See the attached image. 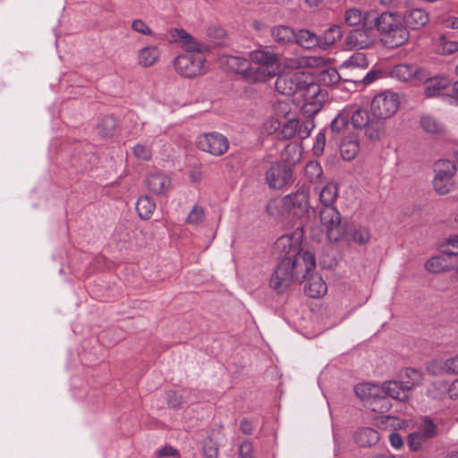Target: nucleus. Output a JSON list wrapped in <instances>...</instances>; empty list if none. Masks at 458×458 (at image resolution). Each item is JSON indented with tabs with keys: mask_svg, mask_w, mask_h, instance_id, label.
Returning <instances> with one entry per match:
<instances>
[{
	"mask_svg": "<svg viewBox=\"0 0 458 458\" xmlns=\"http://www.w3.org/2000/svg\"><path fill=\"white\" fill-rule=\"evenodd\" d=\"M276 89L286 96L296 93L305 99L306 112L316 114L321 108L327 98V92L312 81L311 77L304 72H289L279 74L275 83Z\"/></svg>",
	"mask_w": 458,
	"mask_h": 458,
	"instance_id": "obj_1",
	"label": "nucleus"
},
{
	"mask_svg": "<svg viewBox=\"0 0 458 458\" xmlns=\"http://www.w3.org/2000/svg\"><path fill=\"white\" fill-rule=\"evenodd\" d=\"M316 259L310 251H298L293 258L280 260L276 266L269 284L276 293H284L293 284H301L313 274Z\"/></svg>",
	"mask_w": 458,
	"mask_h": 458,
	"instance_id": "obj_2",
	"label": "nucleus"
},
{
	"mask_svg": "<svg viewBox=\"0 0 458 458\" xmlns=\"http://www.w3.org/2000/svg\"><path fill=\"white\" fill-rule=\"evenodd\" d=\"M374 27L382 37L384 44L389 47H397L409 38V31L403 23L400 16L385 12L373 18Z\"/></svg>",
	"mask_w": 458,
	"mask_h": 458,
	"instance_id": "obj_3",
	"label": "nucleus"
},
{
	"mask_svg": "<svg viewBox=\"0 0 458 458\" xmlns=\"http://www.w3.org/2000/svg\"><path fill=\"white\" fill-rule=\"evenodd\" d=\"M355 129L364 131V135L371 140H379L385 133V122L369 114L367 109L357 108L350 116Z\"/></svg>",
	"mask_w": 458,
	"mask_h": 458,
	"instance_id": "obj_4",
	"label": "nucleus"
},
{
	"mask_svg": "<svg viewBox=\"0 0 458 458\" xmlns=\"http://www.w3.org/2000/svg\"><path fill=\"white\" fill-rule=\"evenodd\" d=\"M270 156L263 158L264 164H268L265 173V180L273 190H283L293 183V170L284 162H270Z\"/></svg>",
	"mask_w": 458,
	"mask_h": 458,
	"instance_id": "obj_5",
	"label": "nucleus"
},
{
	"mask_svg": "<svg viewBox=\"0 0 458 458\" xmlns=\"http://www.w3.org/2000/svg\"><path fill=\"white\" fill-rule=\"evenodd\" d=\"M400 106L399 96L392 91L377 94L370 103V113L377 119L385 122L394 115Z\"/></svg>",
	"mask_w": 458,
	"mask_h": 458,
	"instance_id": "obj_6",
	"label": "nucleus"
},
{
	"mask_svg": "<svg viewBox=\"0 0 458 458\" xmlns=\"http://www.w3.org/2000/svg\"><path fill=\"white\" fill-rule=\"evenodd\" d=\"M371 21L362 23L361 28L353 29L349 31L344 39L347 49H364L371 47L376 42L374 27Z\"/></svg>",
	"mask_w": 458,
	"mask_h": 458,
	"instance_id": "obj_7",
	"label": "nucleus"
},
{
	"mask_svg": "<svg viewBox=\"0 0 458 458\" xmlns=\"http://www.w3.org/2000/svg\"><path fill=\"white\" fill-rule=\"evenodd\" d=\"M205 62L206 58L202 55L186 53L178 55L174 61V65L181 75L192 78L203 73Z\"/></svg>",
	"mask_w": 458,
	"mask_h": 458,
	"instance_id": "obj_8",
	"label": "nucleus"
},
{
	"mask_svg": "<svg viewBox=\"0 0 458 458\" xmlns=\"http://www.w3.org/2000/svg\"><path fill=\"white\" fill-rule=\"evenodd\" d=\"M320 221L327 228L328 237L338 241L345 234L341 215L334 206H323L319 211Z\"/></svg>",
	"mask_w": 458,
	"mask_h": 458,
	"instance_id": "obj_9",
	"label": "nucleus"
},
{
	"mask_svg": "<svg viewBox=\"0 0 458 458\" xmlns=\"http://www.w3.org/2000/svg\"><path fill=\"white\" fill-rule=\"evenodd\" d=\"M424 85V96L427 98H437L443 95L444 90L451 86V81L444 75L433 76L424 69L419 72V82Z\"/></svg>",
	"mask_w": 458,
	"mask_h": 458,
	"instance_id": "obj_10",
	"label": "nucleus"
},
{
	"mask_svg": "<svg viewBox=\"0 0 458 458\" xmlns=\"http://www.w3.org/2000/svg\"><path fill=\"white\" fill-rule=\"evenodd\" d=\"M197 147L204 152L219 157L228 150L229 140L223 134L213 131L199 135Z\"/></svg>",
	"mask_w": 458,
	"mask_h": 458,
	"instance_id": "obj_11",
	"label": "nucleus"
},
{
	"mask_svg": "<svg viewBox=\"0 0 458 458\" xmlns=\"http://www.w3.org/2000/svg\"><path fill=\"white\" fill-rule=\"evenodd\" d=\"M283 201L294 215L302 216L309 209V192L304 187H301L295 192L286 195Z\"/></svg>",
	"mask_w": 458,
	"mask_h": 458,
	"instance_id": "obj_12",
	"label": "nucleus"
},
{
	"mask_svg": "<svg viewBox=\"0 0 458 458\" xmlns=\"http://www.w3.org/2000/svg\"><path fill=\"white\" fill-rule=\"evenodd\" d=\"M381 399L391 398L394 401H407L411 394L399 380H388L380 385Z\"/></svg>",
	"mask_w": 458,
	"mask_h": 458,
	"instance_id": "obj_13",
	"label": "nucleus"
},
{
	"mask_svg": "<svg viewBox=\"0 0 458 458\" xmlns=\"http://www.w3.org/2000/svg\"><path fill=\"white\" fill-rule=\"evenodd\" d=\"M174 37L182 42V47L186 49L187 53L202 55L203 53L210 51V47L208 45L198 41L184 30L175 29Z\"/></svg>",
	"mask_w": 458,
	"mask_h": 458,
	"instance_id": "obj_14",
	"label": "nucleus"
},
{
	"mask_svg": "<svg viewBox=\"0 0 458 458\" xmlns=\"http://www.w3.org/2000/svg\"><path fill=\"white\" fill-rule=\"evenodd\" d=\"M249 56L255 65H262L279 70V55L269 47H260L251 51Z\"/></svg>",
	"mask_w": 458,
	"mask_h": 458,
	"instance_id": "obj_15",
	"label": "nucleus"
},
{
	"mask_svg": "<svg viewBox=\"0 0 458 458\" xmlns=\"http://www.w3.org/2000/svg\"><path fill=\"white\" fill-rule=\"evenodd\" d=\"M274 250L282 259L293 258L295 253L301 251L297 242L293 241V238L291 235L280 236L274 244Z\"/></svg>",
	"mask_w": 458,
	"mask_h": 458,
	"instance_id": "obj_16",
	"label": "nucleus"
},
{
	"mask_svg": "<svg viewBox=\"0 0 458 458\" xmlns=\"http://www.w3.org/2000/svg\"><path fill=\"white\" fill-rule=\"evenodd\" d=\"M402 20L407 30H419L429 21V16L424 10L414 8L408 10Z\"/></svg>",
	"mask_w": 458,
	"mask_h": 458,
	"instance_id": "obj_17",
	"label": "nucleus"
},
{
	"mask_svg": "<svg viewBox=\"0 0 458 458\" xmlns=\"http://www.w3.org/2000/svg\"><path fill=\"white\" fill-rule=\"evenodd\" d=\"M424 68H420L408 64H400L394 65L391 70V76L400 81H408L412 80L419 82V72Z\"/></svg>",
	"mask_w": 458,
	"mask_h": 458,
	"instance_id": "obj_18",
	"label": "nucleus"
},
{
	"mask_svg": "<svg viewBox=\"0 0 458 458\" xmlns=\"http://www.w3.org/2000/svg\"><path fill=\"white\" fill-rule=\"evenodd\" d=\"M146 186L155 194H165L170 189V178L163 173H154L146 179Z\"/></svg>",
	"mask_w": 458,
	"mask_h": 458,
	"instance_id": "obj_19",
	"label": "nucleus"
},
{
	"mask_svg": "<svg viewBox=\"0 0 458 458\" xmlns=\"http://www.w3.org/2000/svg\"><path fill=\"white\" fill-rule=\"evenodd\" d=\"M354 393L361 401H376L381 399L382 390L378 384L365 382L357 384L354 386Z\"/></svg>",
	"mask_w": 458,
	"mask_h": 458,
	"instance_id": "obj_20",
	"label": "nucleus"
},
{
	"mask_svg": "<svg viewBox=\"0 0 458 458\" xmlns=\"http://www.w3.org/2000/svg\"><path fill=\"white\" fill-rule=\"evenodd\" d=\"M278 72V69L262 65L253 66L250 64L245 79L251 82H265L269 79L276 77Z\"/></svg>",
	"mask_w": 458,
	"mask_h": 458,
	"instance_id": "obj_21",
	"label": "nucleus"
},
{
	"mask_svg": "<svg viewBox=\"0 0 458 458\" xmlns=\"http://www.w3.org/2000/svg\"><path fill=\"white\" fill-rule=\"evenodd\" d=\"M304 286V293L310 298H320L326 294L327 287L321 276L311 274Z\"/></svg>",
	"mask_w": 458,
	"mask_h": 458,
	"instance_id": "obj_22",
	"label": "nucleus"
},
{
	"mask_svg": "<svg viewBox=\"0 0 458 458\" xmlns=\"http://www.w3.org/2000/svg\"><path fill=\"white\" fill-rule=\"evenodd\" d=\"M96 131L102 138H112L120 131V125L114 116L106 115L97 124Z\"/></svg>",
	"mask_w": 458,
	"mask_h": 458,
	"instance_id": "obj_23",
	"label": "nucleus"
},
{
	"mask_svg": "<svg viewBox=\"0 0 458 458\" xmlns=\"http://www.w3.org/2000/svg\"><path fill=\"white\" fill-rule=\"evenodd\" d=\"M428 370L433 375L441 373L458 374V356L445 360H434L428 367Z\"/></svg>",
	"mask_w": 458,
	"mask_h": 458,
	"instance_id": "obj_24",
	"label": "nucleus"
},
{
	"mask_svg": "<svg viewBox=\"0 0 458 458\" xmlns=\"http://www.w3.org/2000/svg\"><path fill=\"white\" fill-rule=\"evenodd\" d=\"M400 380L405 386L406 390L410 392L413 391L414 387L420 384L422 380V373L414 368H405L399 375Z\"/></svg>",
	"mask_w": 458,
	"mask_h": 458,
	"instance_id": "obj_25",
	"label": "nucleus"
},
{
	"mask_svg": "<svg viewBox=\"0 0 458 458\" xmlns=\"http://www.w3.org/2000/svg\"><path fill=\"white\" fill-rule=\"evenodd\" d=\"M295 41L299 46L306 49L320 48L319 36L309 30H300L295 33Z\"/></svg>",
	"mask_w": 458,
	"mask_h": 458,
	"instance_id": "obj_26",
	"label": "nucleus"
},
{
	"mask_svg": "<svg viewBox=\"0 0 458 458\" xmlns=\"http://www.w3.org/2000/svg\"><path fill=\"white\" fill-rule=\"evenodd\" d=\"M354 440L361 447L371 446L379 440V434L371 428H363L355 433Z\"/></svg>",
	"mask_w": 458,
	"mask_h": 458,
	"instance_id": "obj_27",
	"label": "nucleus"
},
{
	"mask_svg": "<svg viewBox=\"0 0 458 458\" xmlns=\"http://www.w3.org/2000/svg\"><path fill=\"white\" fill-rule=\"evenodd\" d=\"M271 36L274 40L282 46L288 45L295 41V32L288 26L280 25L271 30Z\"/></svg>",
	"mask_w": 458,
	"mask_h": 458,
	"instance_id": "obj_28",
	"label": "nucleus"
},
{
	"mask_svg": "<svg viewBox=\"0 0 458 458\" xmlns=\"http://www.w3.org/2000/svg\"><path fill=\"white\" fill-rule=\"evenodd\" d=\"M343 36V30L339 25H334L326 30L323 35L319 36L320 48L328 49Z\"/></svg>",
	"mask_w": 458,
	"mask_h": 458,
	"instance_id": "obj_29",
	"label": "nucleus"
},
{
	"mask_svg": "<svg viewBox=\"0 0 458 458\" xmlns=\"http://www.w3.org/2000/svg\"><path fill=\"white\" fill-rule=\"evenodd\" d=\"M97 157L92 152L78 153L72 158V165L79 172L84 173L92 169Z\"/></svg>",
	"mask_w": 458,
	"mask_h": 458,
	"instance_id": "obj_30",
	"label": "nucleus"
},
{
	"mask_svg": "<svg viewBox=\"0 0 458 458\" xmlns=\"http://www.w3.org/2000/svg\"><path fill=\"white\" fill-rule=\"evenodd\" d=\"M156 208V203L148 196H141L138 199L136 203V210L139 216L143 220H148L151 217Z\"/></svg>",
	"mask_w": 458,
	"mask_h": 458,
	"instance_id": "obj_31",
	"label": "nucleus"
},
{
	"mask_svg": "<svg viewBox=\"0 0 458 458\" xmlns=\"http://www.w3.org/2000/svg\"><path fill=\"white\" fill-rule=\"evenodd\" d=\"M338 196V186L335 182H328L319 192V200L323 206H333Z\"/></svg>",
	"mask_w": 458,
	"mask_h": 458,
	"instance_id": "obj_32",
	"label": "nucleus"
},
{
	"mask_svg": "<svg viewBox=\"0 0 458 458\" xmlns=\"http://www.w3.org/2000/svg\"><path fill=\"white\" fill-rule=\"evenodd\" d=\"M158 50L156 47H146L139 52V64L144 67L153 65L158 59Z\"/></svg>",
	"mask_w": 458,
	"mask_h": 458,
	"instance_id": "obj_33",
	"label": "nucleus"
},
{
	"mask_svg": "<svg viewBox=\"0 0 458 458\" xmlns=\"http://www.w3.org/2000/svg\"><path fill=\"white\" fill-rule=\"evenodd\" d=\"M360 150L359 142L355 140H344L340 145V153L344 160H352Z\"/></svg>",
	"mask_w": 458,
	"mask_h": 458,
	"instance_id": "obj_34",
	"label": "nucleus"
},
{
	"mask_svg": "<svg viewBox=\"0 0 458 458\" xmlns=\"http://www.w3.org/2000/svg\"><path fill=\"white\" fill-rule=\"evenodd\" d=\"M446 258L447 255H444L442 252L441 255L431 258L425 264L426 269L432 273L445 271L451 265L446 261Z\"/></svg>",
	"mask_w": 458,
	"mask_h": 458,
	"instance_id": "obj_35",
	"label": "nucleus"
},
{
	"mask_svg": "<svg viewBox=\"0 0 458 458\" xmlns=\"http://www.w3.org/2000/svg\"><path fill=\"white\" fill-rule=\"evenodd\" d=\"M338 264L335 250L332 247L326 248L322 250L319 257V265L323 269H334Z\"/></svg>",
	"mask_w": 458,
	"mask_h": 458,
	"instance_id": "obj_36",
	"label": "nucleus"
},
{
	"mask_svg": "<svg viewBox=\"0 0 458 458\" xmlns=\"http://www.w3.org/2000/svg\"><path fill=\"white\" fill-rule=\"evenodd\" d=\"M226 64L237 73L242 74L246 78L247 71L250 67V62L242 57L230 55L226 58Z\"/></svg>",
	"mask_w": 458,
	"mask_h": 458,
	"instance_id": "obj_37",
	"label": "nucleus"
},
{
	"mask_svg": "<svg viewBox=\"0 0 458 458\" xmlns=\"http://www.w3.org/2000/svg\"><path fill=\"white\" fill-rule=\"evenodd\" d=\"M433 185L436 191L444 195L450 191L453 185L452 177L437 174L433 180Z\"/></svg>",
	"mask_w": 458,
	"mask_h": 458,
	"instance_id": "obj_38",
	"label": "nucleus"
},
{
	"mask_svg": "<svg viewBox=\"0 0 458 458\" xmlns=\"http://www.w3.org/2000/svg\"><path fill=\"white\" fill-rule=\"evenodd\" d=\"M340 79L339 72L333 67L326 68L318 73V81L326 86L336 84Z\"/></svg>",
	"mask_w": 458,
	"mask_h": 458,
	"instance_id": "obj_39",
	"label": "nucleus"
},
{
	"mask_svg": "<svg viewBox=\"0 0 458 458\" xmlns=\"http://www.w3.org/2000/svg\"><path fill=\"white\" fill-rule=\"evenodd\" d=\"M369 14H362V13L358 9H349L345 12L344 21L345 23L349 26H357L361 22L364 23L369 21Z\"/></svg>",
	"mask_w": 458,
	"mask_h": 458,
	"instance_id": "obj_40",
	"label": "nucleus"
},
{
	"mask_svg": "<svg viewBox=\"0 0 458 458\" xmlns=\"http://www.w3.org/2000/svg\"><path fill=\"white\" fill-rule=\"evenodd\" d=\"M420 125L426 132L440 133L443 131V125L431 115L422 116L420 118Z\"/></svg>",
	"mask_w": 458,
	"mask_h": 458,
	"instance_id": "obj_41",
	"label": "nucleus"
},
{
	"mask_svg": "<svg viewBox=\"0 0 458 458\" xmlns=\"http://www.w3.org/2000/svg\"><path fill=\"white\" fill-rule=\"evenodd\" d=\"M350 121V114L346 112L339 113L330 123V131L332 133L338 134L343 131L348 125Z\"/></svg>",
	"mask_w": 458,
	"mask_h": 458,
	"instance_id": "obj_42",
	"label": "nucleus"
},
{
	"mask_svg": "<svg viewBox=\"0 0 458 458\" xmlns=\"http://www.w3.org/2000/svg\"><path fill=\"white\" fill-rule=\"evenodd\" d=\"M441 252L447 255V258L458 256V234L450 236L440 246Z\"/></svg>",
	"mask_w": 458,
	"mask_h": 458,
	"instance_id": "obj_43",
	"label": "nucleus"
},
{
	"mask_svg": "<svg viewBox=\"0 0 458 458\" xmlns=\"http://www.w3.org/2000/svg\"><path fill=\"white\" fill-rule=\"evenodd\" d=\"M304 174L310 182H315L321 178L323 171L318 162L310 161L305 166Z\"/></svg>",
	"mask_w": 458,
	"mask_h": 458,
	"instance_id": "obj_44",
	"label": "nucleus"
},
{
	"mask_svg": "<svg viewBox=\"0 0 458 458\" xmlns=\"http://www.w3.org/2000/svg\"><path fill=\"white\" fill-rule=\"evenodd\" d=\"M205 458H218V444L212 437H208L202 446Z\"/></svg>",
	"mask_w": 458,
	"mask_h": 458,
	"instance_id": "obj_45",
	"label": "nucleus"
},
{
	"mask_svg": "<svg viewBox=\"0 0 458 458\" xmlns=\"http://www.w3.org/2000/svg\"><path fill=\"white\" fill-rule=\"evenodd\" d=\"M457 169L456 164L449 160H440L435 165V171L437 174H444L453 178Z\"/></svg>",
	"mask_w": 458,
	"mask_h": 458,
	"instance_id": "obj_46",
	"label": "nucleus"
},
{
	"mask_svg": "<svg viewBox=\"0 0 458 458\" xmlns=\"http://www.w3.org/2000/svg\"><path fill=\"white\" fill-rule=\"evenodd\" d=\"M298 120L292 119L287 121L280 131V135L284 140H290L297 135L298 132Z\"/></svg>",
	"mask_w": 458,
	"mask_h": 458,
	"instance_id": "obj_47",
	"label": "nucleus"
},
{
	"mask_svg": "<svg viewBox=\"0 0 458 458\" xmlns=\"http://www.w3.org/2000/svg\"><path fill=\"white\" fill-rule=\"evenodd\" d=\"M133 156L142 161H149L152 157V149L149 146L144 144H136L132 148Z\"/></svg>",
	"mask_w": 458,
	"mask_h": 458,
	"instance_id": "obj_48",
	"label": "nucleus"
},
{
	"mask_svg": "<svg viewBox=\"0 0 458 458\" xmlns=\"http://www.w3.org/2000/svg\"><path fill=\"white\" fill-rule=\"evenodd\" d=\"M205 216L204 208L200 206L195 205L189 213L186 222L190 225H197L200 224Z\"/></svg>",
	"mask_w": 458,
	"mask_h": 458,
	"instance_id": "obj_49",
	"label": "nucleus"
},
{
	"mask_svg": "<svg viewBox=\"0 0 458 458\" xmlns=\"http://www.w3.org/2000/svg\"><path fill=\"white\" fill-rule=\"evenodd\" d=\"M314 127L315 124L313 123V120L307 119L302 123H300V121L298 120V138L301 140L308 138L310 134V131L314 129Z\"/></svg>",
	"mask_w": 458,
	"mask_h": 458,
	"instance_id": "obj_50",
	"label": "nucleus"
},
{
	"mask_svg": "<svg viewBox=\"0 0 458 458\" xmlns=\"http://www.w3.org/2000/svg\"><path fill=\"white\" fill-rule=\"evenodd\" d=\"M421 435L425 437V439L432 438L436 435V425L432 421V420L426 418L423 420V422L420 426Z\"/></svg>",
	"mask_w": 458,
	"mask_h": 458,
	"instance_id": "obj_51",
	"label": "nucleus"
},
{
	"mask_svg": "<svg viewBox=\"0 0 458 458\" xmlns=\"http://www.w3.org/2000/svg\"><path fill=\"white\" fill-rule=\"evenodd\" d=\"M441 53L443 55H451L458 50V43L456 41H449L445 36L440 37Z\"/></svg>",
	"mask_w": 458,
	"mask_h": 458,
	"instance_id": "obj_52",
	"label": "nucleus"
},
{
	"mask_svg": "<svg viewBox=\"0 0 458 458\" xmlns=\"http://www.w3.org/2000/svg\"><path fill=\"white\" fill-rule=\"evenodd\" d=\"M207 35L208 38L216 40V45L221 46L223 45L221 40L225 38V31L220 27H209L207 30Z\"/></svg>",
	"mask_w": 458,
	"mask_h": 458,
	"instance_id": "obj_53",
	"label": "nucleus"
},
{
	"mask_svg": "<svg viewBox=\"0 0 458 458\" xmlns=\"http://www.w3.org/2000/svg\"><path fill=\"white\" fill-rule=\"evenodd\" d=\"M352 239L359 244L367 243L369 240V233L366 228L355 229L352 233Z\"/></svg>",
	"mask_w": 458,
	"mask_h": 458,
	"instance_id": "obj_54",
	"label": "nucleus"
},
{
	"mask_svg": "<svg viewBox=\"0 0 458 458\" xmlns=\"http://www.w3.org/2000/svg\"><path fill=\"white\" fill-rule=\"evenodd\" d=\"M326 146V135L324 131H320L313 145V153L315 156L319 157L323 154Z\"/></svg>",
	"mask_w": 458,
	"mask_h": 458,
	"instance_id": "obj_55",
	"label": "nucleus"
},
{
	"mask_svg": "<svg viewBox=\"0 0 458 458\" xmlns=\"http://www.w3.org/2000/svg\"><path fill=\"white\" fill-rule=\"evenodd\" d=\"M425 437L420 433H411L408 437V445L411 450L417 451L419 450Z\"/></svg>",
	"mask_w": 458,
	"mask_h": 458,
	"instance_id": "obj_56",
	"label": "nucleus"
},
{
	"mask_svg": "<svg viewBox=\"0 0 458 458\" xmlns=\"http://www.w3.org/2000/svg\"><path fill=\"white\" fill-rule=\"evenodd\" d=\"M308 64L309 61L305 57L287 58L284 62V64L287 68L295 70L305 67L308 65Z\"/></svg>",
	"mask_w": 458,
	"mask_h": 458,
	"instance_id": "obj_57",
	"label": "nucleus"
},
{
	"mask_svg": "<svg viewBox=\"0 0 458 458\" xmlns=\"http://www.w3.org/2000/svg\"><path fill=\"white\" fill-rule=\"evenodd\" d=\"M134 31L143 35H152V30L142 20H134L131 23Z\"/></svg>",
	"mask_w": 458,
	"mask_h": 458,
	"instance_id": "obj_58",
	"label": "nucleus"
},
{
	"mask_svg": "<svg viewBox=\"0 0 458 458\" xmlns=\"http://www.w3.org/2000/svg\"><path fill=\"white\" fill-rule=\"evenodd\" d=\"M383 418L385 419V420H383L384 423H387L388 425L395 427V428H403L407 427V425H408L407 420H401L394 416L387 415Z\"/></svg>",
	"mask_w": 458,
	"mask_h": 458,
	"instance_id": "obj_59",
	"label": "nucleus"
},
{
	"mask_svg": "<svg viewBox=\"0 0 458 458\" xmlns=\"http://www.w3.org/2000/svg\"><path fill=\"white\" fill-rule=\"evenodd\" d=\"M158 458H164V457H174L178 458L179 457V452L178 450L174 449L171 445H165L163 448L157 451V454Z\"/></svg>",
	"mask_w": 458,
	"mask_h": 458,
	"instance_id": "obj_60",
	"label": "nucleus"
},
{
	"mask_svg": "<svg viewBox=\"0 0 458 458\" xmlns=\"http://www.w3.org/2000/svg\"><path fill=\"white\" fill-rule=\"evenodd\" d=\"M253 446L250 441H243L240 445V455L242 458H253Z\"/></svg>",
	"mask_w": 458,
	"mask_h": 458,
	"instance_id": "obj_61",
	"label": "nucleus"
},
{
	"mask_svg": "<svg viewBox=\"0 0 458 458\" xmlns=\"http://www.w3.org/2000/svg\"><path fill=\"white\" fill-rule=\"evenodd\" d=\"M350 62L352 64H355L357 66H367L368 65L366 56L362 53L354 54L351 57Z\"/></svg>",
	"mask_w": 458,
	"mask_h": 458,
	"instance_id": "obj_62",
	"label": "nucleus"
},
{
	"mask_svg": "<svg viewBox=\"0 0 458 458\" xmlns=\"http://www.w3.org/2000/svg\"><path fill=\"white\" fill-rule=\"evenodd\" d=\"M389 440H390L392 446H394V448H397V449L401 448L403 445V438L398 433H394V432L391 433L389 435Z\"/></svg>",
	"mask_w": 458,
	"mask_h": 458,
	"instance_id": "obj_63",
	"label": "nucleus"
},
{
	"mask_svg": "<svg viewBox=\"0 0 458 458\" xmlns=\"http://www.w3.org/2000/svg\"><path fill=\"white\" fill-rule=\"evenodd\" d=\"M447 393L451 399L458 398V378L450 385Z\"/></svg>",
	"mask_w": 458,
	"mask_h": 458,
	"instance_id": "obj_64",
	"label": "nucleus"
}]
</instances>
